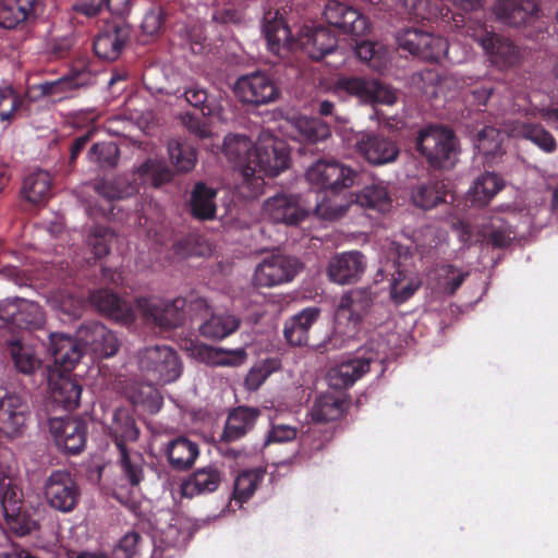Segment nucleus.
<instances>
[{
    "instance_id": "a18cd8bd",
    "label": "nucleus",
    "mask_w": 558,
    "mask_h": 558,
    "mask_svg": "<svg viewBox=\"0 0 558 558\" xmlns=\"http://www.w3.org/2000/svg\"><path fill=\"white\" fill-rule=\"evenodd\" d=\"M457 44H448V41L440 37L434 36L427 33V40H424L421 58L438 61L444 57H448L450 61L460 63L466 59V57H459L456 54Z\"/></svg>"
},
{
    "instance_id": "f704fd0d",
    "label": "nucleus",
    "mask_w": 558,
    "mask_h": 558,
    "mask_svg": "<svg viewBox=\"0 0 558 558\" xmlns=\"http://www.w3.org/2000/svg\"><path fill=\"white\" fill-rule=\"evenodd\" d=\"M504 187V181L494 172H485L476 177L468 191V201L472 206L487 205Z\"/></svg>"
},
{
    "instance_id": "58836bf2",
    "label": "nucleus",
    "mask_w": 558,
    "mask_h": 558,
    "mask_svg": "<svg viewBox=\"0 0 558 558\" xmlns=\"http://www.w3.org/2000/svg\"><path fill=\"white\" fill-rule=\"evenodd\" d=\"M293 132L291 135L298 141L317 143L330 136L328 124L319 119L296 117L289 121Z\"/></svg>"
},
{
    "instance_id": "49530a36",
    "label": "nucleus",
    "mask_w": 558,
    "mask_h": 558,
    "mask_svg": "<svg viewBox=\"0 0 558 558\" xmlns=\"http://www.w3.org/2000/svg\"><path fill=\"white\" fill-rule=\"evenodd\" d=\"M168 155L178 172L191 171L197 161L194 146L181 138H172L169 141Z\"/></svg>"
},
{
    "instance_id": "8fccbe9b",
    "label": "nucleus",
    "mask_w": 558,
    "mask_h": 558,
    "mask_svg": "<svg viewBox=\"0 0 558 558\" xmlns=\"http://www.w3.org/2000/svg\"><path fill=\"white\" fill-rule=\"evenodd\" d=\"M445 197V183L440 180H433L418 185L412 192V201L415 206L422 209H432Z\"/></svg>"
},
{
    "instance_id": "4be33fe9",
    "label": "nucleus",
    "mask_w": 558,
    "mask_h": 558,
    "mask_svg": "<svg viewBox=\"0 0 558 558\" xmlns=\"http://www.w3.org/2000/svg\"><path fill=\"white\" fill-rule=\"evenodd\" d=\"M77 337L83 342L85 352L93 353L97 357H109L116 354L119 348L117 337L100 323L83 325Z\"/></svg>"
},
{
    "instance_id": "cd10ccee",
    "label": "nucleus",
    "mask_w": 558,
    "mask_h": 558,
    "mask_svg": "<svg viewBox=\"0 0 558 558\" xmlns=\"http://www.w3.org/2000/svg\"><path fill=\"white\" fill-rule=\"evenodd\" d=\"M90 302L99 312L109 317L123 323L132 322L137 312L136 307L130 305L126 301L119 299L114 293L108 290H98L90 294Z\"/></svg>"
},
{
    "instance_id": "09e8293b",
    "label": "nucleus",
    "mask_w": 558,
    "mask_h": 558,
    "mask_svg": "<svg viewBox=\"0 0 558 558\" xmlns=\"http://www.w3.org/2000/svg\"><path fill=\"white\" fill-rule=\"evenodd\" d=\"M94 190L104 201L109 203L130 197L136 192L135 185L121 177L98 181L95 183Z\"/></svg>"
},
{
    "instance_id": "2eb2a0df",
    "label": "nucleus",
    "mask_w": 558,
    "mask_h": 558,
    "mask_svg": "<svg viewBox=\"0 0 558 558\" xmlns=\"http://www.w3.org/2000/svg\"><path fill=\"white\" fill-rule=\"evenodd\" d=\"M0 320L19 328H39L45 323L41 307L28 300H4L0 303Z\"/></svg>"
},
{
    "instance_id": "412c9836",
    "label": "nucleus",
    "mask_w": 558,
    "mask_h": 558,
    "mask_svg": "<svg viewBox=\"0 0 558 558\" xmlns=\"http://www.w3.org/2000/svg\"><path fill=\"white\" fill-rule=\"evenodd\" d=\"M354 145L360 155L376 166L393 162L399 155L397 144L378 134L361 132Z\"/></svg>"
},
{
    "instance_id": "6e6d98bb",
    "label": "nucleus",
    "mask_w": 558,
    "mask_h": 558,
    "mask_svg": "<svg viewBox=\"0 0 558 558\" xmlns=\"http://www.w3.org/2000/svg\"><path fill=\"white\" fill-rule=\"evenodd\" d=\"M262 470H247L238 475L234 482L233 500L240 506L248 500L264 477Z\"/></svg>"
},
{
    "instance_id": "a211bd4d",
    "label": "nucleus",
    "mask_w": 558,
    "mask_h": 558,
    "mask_svg": "<svg viewBox=\"0 0 558 558\" xmlns=\"http://www.w3.org/2000/svg\"><path fill=\"white\" fill-rule=\"evenodd\" d=\"M366 269V259L359 251H349L333 255L327 265V276L338 284L357 282Z\"/></svg>"
},
{
    "instance_id": "e433bc0d",
    "label": "nucleus",
    "mask_w": 558,
    "mask_h": 558,
    "mask_svg": "<svg viewBox=\"0 0 558 558\" xmlns=\"http://www.w3.org/2000/svg\"><path fill=\"white\" fill-rule=\"evenodd\" d=\"M36 13V0H2L0 3V27L15 28Z\"/></svg>"
},
{
    "instance_id": "7ed1b4c3",
    "label": "nucleus",
    "mask_w": 558,
    "mask_h": 558,
    "mask_svg": "<svg viewBox=\"0 0 558 558\" xmlns=\"http://www.w3.org/2000/svg\"><path fill=\"white\" fill-rule=\"evenodd\" d=\"M17 463L12 451L0 456V507L11 531L25 535L36 529V522L22 511L21 500L12 485Z\"/></svg>"
},
{
    "instance_id": "e2e57ef3",
    "label": "nucleus",
    "mask_w": 558,
    "mask_h": 558,
    "mask_svg": "<svg viewBox=\"0 0 558 558\" xmlns=\"http://www.w3.org/2000/svg\"><path fill=\"white\" fill-rule=\"evenodd\" d=\"M114 234L107 228L95 226L90 229L86 244L90 248L94 258H101L109 253Z\"/></svg>"
},
{
    "instance_id": "0e129e2a",
    "label": "nucleus",
    "mask_w": 558,
    "mask_h": 558,
    "mask_svg": "<svg viewBox=\"0 0 558 558\" xmlns=\"http://www.w3.org/2000/svg\"><path fill=\"white\" fill-rule=\"evenodd\" d=\"M281 364L278 359H267L254 365L245 377V386L248 390H257L264 381L276 371Z\"/></svg>"
},
{
    "instance_id": "864d4df0",
    "label": "nucleus",
    "mask_w": 558,
    "mask_h": 558,
    "mask_svg": "<svg viewBox=\"0 0 558 558\" xmlns=\"http://www.w3.org/2000/svg\"><path fill=\"white\" fill-rule=\"evenodd\" d=\"M470 36L478 43L487 54L494 58H506L513 50V47L506 40L488 32L486 27L474 28Z\"/></svg>"
},
{
    "instance_id": "4c0bfd02",
    "label": "nucleus",
    "mask_w": 558,
    "mask_h": 558,
    "mask_svg": "<svg viewBox=\"0 0 558 558\" xmlns=\"http://www.w3.org/2000/svg\"><path fill=\"white\" fill-rule=\"evenodd\" d=\"M166 456L172 468L177 470L190 469L199 454L198 445L186 437H178L168 442Z\"/></svg>"
},
{
    "instance_id": "338daca9",
    "label": "nucleus",
    "mask_w": 558,
    "mask_h": 558,
    "mask_svg": "<svg viewBox=\"0 0 558 558\" xmlns=\"http://www.w3.org/2000/svg\"><path fill=\"white\" fill-rule=\"evenodd\" d=\"M129 398L134 404L144 405L149 412H158L161 408V397L151 385H142L138 389L129 391Z\"/></svg>"
},
{
    "instance_id": "c85d7f7f",
    "label": "nucleus",
    "mask_w": 558,
    "mask_h": 558,
    "mask_svg": "<svg viewBox=\"0 0 558 558\" xmlns=\"http://www.w3.org/2000/svg\"><path fill=\"white\" fill-rule=\"evenodd\" d=\"M128 32L119 24H107L94 41L95 53L104 60L113 61L120 56Z\"/></svg>"
},
{
    "instance_id": "79ce46f5",
    "label": "nucleus",
    "mask_w": 558,
    "mask_h": 558,
    "mask_svg": "<svg viewBox=\"0 0 558 558\" xmlns=\"http://www.w3.org/2000/svg\"><path fill=\"white\" fill-rule=\"evenodd\" d=\"M191 537L189 522L179 515H172L166 526H160L155 534V542L166 547H182Z\"/></svg>"
},
{
    "instance_id": "b1692460",
    "label": "nucleus",
    "mask_w": 558,
    "mask_h": 558,
    "mask_svg": "<svg viewBox=\"0 0 558 558\" xmlns=\"http://www.w3.org/2000/svg\"><path fill=\"white\" fill-rule=\"evenodd\" d=\"M296 44L298 49L303 50L311 59L319 60L336 49L337 39L327 27L304 26L299 33Z\"/></svg>"
},
{
    "instance_id": "dca6fc26",
    "label": "nucleus",
    "mask_w": 558,
    "mask_h": 558,
    "mask_svg": "<svg viewBox=\"0 0 558 558\" xmlns=\"http://www.w3.org/2000/svg\"><path fill=\"white\" fill-rule=\"evenodd\" d=\"M234 92L243 102L253 105L268 104L279 97V90L274 82L259 72L240 77Z\"/></svg>"
},
{
    "instance_id": "423d86ee",
    "label": "nucleus",
    "mask_w": 558,
    "mask_h": 558,
    "mask_svg": "<svg viewBox=\"0 0 558 558\" xmlns=\"http://www.w3.org/2000/svg\"><path fill=\"white\" fill-rule=\"evenodd\" d=\"M386 356V344L372 340L361 348L354 357L347 359L331 367L327 373V380L335 389H344L352 386L368 369L371 363L381 362Z\"/></svg>"
},
{
    "instance_id": "393cba45",
    "label": "nucleus",
    "mask_w": 558,
    "mask_h": 558,
    "mask_svg": "<svg viewBox=\"0 0 558 558\" xmlns=\"http://www.w3.org/2000/svg\"><path fill=\"white\" fill-rule=\"evenodd\" d=\"M48 384L54 403L69 410L78 405L82 387L71 377L70 373L48 369Z\"/></svg>"
},
{
    "instance_id": "f3484780",
    "label": "nucleus",
    "mask_w": 558,
    "mask_h": 558,
    "mask_svg": "<svg viewBox=\"0 0 558 558\" xmlns=\"http://www.w3.org/2000/svg\"><path fill=\"white\" fill-rule=\"evenodd\" d=\"M324 15L330 25L356 37L367 35L371 31L369 22L363 14L337 0L326 3Z\"/></svg>"
},
{
    "instance_id": "6e6552de",
    "label": "nucleus",
    "mask_w": 558,
    "mask_h": 558,
    "mask_svg": "<svg viewBox=\"0 0 558 558\" xmlns=\"http://www.w3.org/2000/svg\"><path fill=\"white\" fill-rule=\"evenodd\" d=\"M138 367L146 378L156 385L173 383L182 374V363L178 353L167 345H154L140 351Z\"/></svg>"
},
{
    "instance_id": "20e7f679",
    "label": "nucleus",
    "mask_w": 558,
    "mask_h": 558,
    "mask_svg": "<svg viewBox=\"0 0 558 558\" xmlns=\"http://www.w3.org/2000/svg\"><path fill=\"white\" fill-rule=\"evenodd\" d=\"M108 428L119 450V461L124 475L132 485L140 484L143 480V458L126 446V442H134L140 434L133 417L128 410L117 409Z\"/></svg>"
},
{
    "instance_id": "6ab92c4d",
    "label": "nucleus",
    "mask_w": 558,
    "mask_h": 558,
    "mask_svg": "<svg viewBox=\"0 0 558 558\" xmlns=\"http://www.w3.org/2000/svg\"><path fill=\"white\" fill-rule=\"evenodd\" d=\"M29 415L27 402L17 395H7L0 399V433L5 437L21 436Z\"/></svg>"
},
{
    "instance_id": "052dcab7",
    "label": "nucleus",
    "mask_w": 558,
    "mask_h": 558,
    "mask_svg": "<svg viewBox=\"0 0 558 558\" xmlns=\"http://www.w3.org/2000/svg\"><path fill=\"white\" fill-rule=\"evenodd\" d=\"M354 203L350 199V194L345 198H341L338 195H333L329 198H323L317 202L314 210L317 216L326 220L339 219L345 215L349 207Z\"/></svg>"
},
{
    "instance_id": "5701e85b",
    "label": "nucleus",
    "mask_w": 558,
    "mask_h": 558,
    "mask_svg": "<svg viewBox=\"0 0 558 558\" xmlns=\"http://www.w3.org/2000/svg\"><path fill=\"white\" fill-rule=\"evenodd\" d=\"M49 350L53 359V366H49L48 369H60L66 373L74 368L85 352L78 337L73 339L63 333L50 335Z\"/></svg>"
},
{
    "instance_id": "f03ea898",
    "label": "nucleus",
    "mask_w": 558,
    "mask_h": 558,
    "mask_svg": "<svg viewBox=\"0 0 558 558\" xmlns=\"http://www.w3.org/2000/svg\"><path fill=\"white\" fill-rule=\"evenodd\" d=\"M527 223L523 210H517L510 205L498 207L478 228L477 235L473 236L469 226L460 225L457 229L460 241L472 243L488 241L494 246H506L517 238V229L520 223Z\"/></svg>"
},
{
    "instance_id": "f8f14e48",
    "label": "nucleus",
    "mask_w": 558,
    "mask_h": 558,
    "mask_svg": "<svg viewBox=\"0 0 558 558\" xmlns=\"http://www.w3.org/2000/svg\"><path fill=\"white\" fill-rule=\"evenodd\" d=\"M311 211V207L303 204L302 198L294 194H277L265 201L263 205L264 218L283 225H298Z\"/></svg>"
},
{
    "instance_id": "7c9ffc66",
    "label": "nucleus",
    "mask_w": 558,
    "mask_h": 558,
    "mask_svg": "<svg viewBox=\"0 0 558 558\" xmlns=\"http://www.w3.org/2000/svg\"><path fill=\"white\" fill-rule=\"evenodd\" d=\"M221 482L220 472L213 466L195 471L181 484L183 497L193 498L199 494H207L216 490Z\"/></svg>"
},
{
    "instance_id": "2f4dec72",
    "label": "nucleus",
    "mask_w": 558,
    "mask_h": 558,
    "mask_svg": "<svg viewBox=\"0 0 558 558\" xmlns=\"http://www.w3.org/2000/svg\"><path fill=\"white\" fill-rule=\"evenodd\" d=\"M509 136L522 137L531 141L545 153H553L557 148L554 136L539 124H529L524 122H510L506 130Z\"/></svg>"
},
{
    "instance_id": "1a4fd4ad",
    "label": "nucleus",
    "mask_w": 558,
    "mask_h": 558,
    "mask_svg": "<svg viewBox=\"0 0 558 558\" xmlns=\"http://www.w3.org/2000/svg\"><path fill=\"white\" fill-rule=\"evenodd\" d=\"M357 172L333 159H318L305 171L307 183L319 190L339 192L354 184Z\"/></svg>"
},
{
    "instance_id": "4d7b16f0",
    "label": "nucleus",
    "mask_w": 558,
    "mask_h": 558,
    "mask_svg": "<svg viewBox=\"0 0 558 558\" xmlns=\"http://www.w3.org/2000/svg\"><path fill=\"white\" fill-rule=\"evenodd\" d=\"M24 105V97L10 83L0 85V120L10 123Z\"/></svg>"
},
{
    "instance_id": "a19ab883",
    "label": "nucleus",
    "mask_w": 558,
    "mask_h": 558,
    "mask_svg": "<svg viewBox=\"0 0 558 558\" xmlns=\"http://www.w3.org/2000/svg\"><path fill=\"white\" fill-rule=\"evenodd\" d=\"M258 410L254 408L239 407L228 416L223 437L228 441H233L244 436L253 428L258 416Z\"/></svg>"
},
{
    "instance_id": "9d476101",
    "label": "nucleus",
    "mask_w": 558,
    "mask_h": 558,
    "mask_svg": "<svg viewBox=\"0 0 558 558\" xmlns=\"http://www.w3.org/2000/svg\"><path fill=\"white\" fill-rule=\"evenodd\" d=\"M80 488L68 471H53L45 481L44 498L52 509L68 513L80 500Z\"/></svg>"
},
{
    "instance_id": "0eeeda50",
    "label": "nucleus",
    "mask_w": 558,
    "mask_h": 558,
    "mask_svg": "<svg viewBox=\"0 0 558 558\" xmlns=\"http://www.w3.org/2000/svg\"><path fill=\"white\" fill-rule=\"evenodd\" d=\"M416 148L435 168L451 167L458 155V141L453 132L445 126L428 125L420 131Z\"/></svg>"
},
{
    "instance_id": "4468645a",
    "label": "nucleus",
    "mask_w": 558,
    "mask_h": 558,
    "mask_svg": "<svg viewBox=\"0 0 558 558\" xmlns=\"http://www.w3.org/2000/svg\"><path fill=\"white\" fill-rule=\"evenodd\" d=\"M375 295L369 288H356L345 292L339 301L336 320L355 329L369 312Z\"/></svg>"
},
{
    "instance_id": "ddd939ff",
    "label": "nucleus",
    "mask_w": 558,
    "mask_h": 558,
    "mask_svg": "<svg viewBox=\"0 0 558 558\" xmlns=\"http://www.w3.org/2000/svg\"><path fill=\"white\" fill-rule=\"evenodd\" d=\"M95 82L96 75L90 68L80 63L63 77L39 84L38 89L43 96L62 100L71 97L76 89L93 85Z\"/></svg>"
},
{
    "instance_id": "39448f33",
    "label": "nucleus",
    "mask_w": 558,
    "mask_h": 558,
    "mask_svg": "<svg viewBox=\"0 0 558 558\" xmlns=\"http://www.w3.org/2000/svg\"><path fill=\"white\" fill-rule=\"evenodd\" d=\"M388 260L392 259V264L385 266V271L390 275V298L401 304L409 300L421 286L418 272L409 263L410 250L395 242H390L388 246ZM384 268L379 269L383 275Z\"/></svg>"
},
{
    "instance_id": "5fc2aeb1",
    "label": "nucleus",
    "mask_w": 558,
    "mask_h": 558,
    "mask_svg": "<svg viewBox=\"0 0 558 558\" xmlns=\"http://www.w3.org/2000/svg\"><path fill=\"white\" fill-rule=\"evenodd\" d=\"M355 53L360 60L367 62L377 71L384 69L388 62V51L379 43L362 40L356 44Z\"/></svg>"
},
{
    "instance_id": "a878e982",
    "label": "nucleus",
    "mask_w": 558,
    "mask_h": 558,
    "mask_svg": "<svg viewBox=\"0 0 558 558\" xmlns=\"http://www.w3.org/2000/svg\"><path fill=\"white\" fill-rule=\"evenodd\" d=\"M537 12V0H498L494 7L496 17L512 26L530 24Z\"/></svg>"
},
{
    "instance_id": "bf43d9fd",
    "label": "nucleus",
    "mask_w": 558,
    "mask_h": 558,
    "mask_svg": "<svg viewBox=\"0 0 558 558\" xmlns=\"http://www.w3.org/2000/svg\"><path fill=\"white\" fill-rule=\"evenodd\" d=\"M502 134L493 126L482 129L475 140V147L487 160L490 161L501 151Z\"/></svg>"
},
{
    "instance_id": "c03bdc74",
    "label": "nucleus",
    "mask_w": 558,
    "mask_h": 558,
    "mask_svg": "<svg viewBox=\"0 0 558 558\" xmlns=\"http://www.w3.org/2000/svg\"><path fill=\"white\" fill-rule=\"evenodd\" d=\"M240 320L229 313L211 314L201 326L202 336L209 339H223L234 332Z\"/></svg>"
},
{
    "instance_id": "603ef678",
    "label": "nucleus",
    "mask_w": 558,
    "mask_h": 558,
    "mask_svg": "<svg viewBox=\"0 0 558 558\" xmlns=\"http://www.w3.org/2000/svg\"><path fill=\"white\" fill-rule=\"evenodd\" d=\"M51 179L49 173L38 170L25 178L22 193L28 202L36 204L49 195Z\"/></svg>"
},
{
    "instance_id": "ea45409f",
    "label": "nucleus",
    "mask_w": 558,
    "mask_h": 558,
    "mask_svg": "<svg viewBox=\"0 0 558 558\" xmlns=\"http://www.w3.org/2000/svg\"><path fill=\"white\" fill-rule=\"evenodd\" d=\"M7 350L19 373L31 375L41 365V360L37 355L35 348L20 339L11 340Z\"/></svg>"
},
{
    "instance_id": "bb28decb",
    "label": "nucleus",
    "mask_w": 558,
    "mask_h": 558,
    "mask_svg": "<svg viewBox=\"0 0 558 558\" xmlns=\"http://www.w3.org/2000/svg\"><path fill=\"white\" fill-rule=\"evenodd\" d=\"M190 352L193 357L213 366H239L245 362L247 356L244 348L226 350L204 343H192Z\"/></svg>"
},
{
    "instance_id": "473e14b6",
    "label": "nucleus",
    "mask_w": 558,
    "mask_h": 558,
    "mask_svg": "<svg viewBox=\"0 0 558 558\" xmlns=\"http://www.w3.org/2000/svg\"><path fill=\"white\" fill-rule=\"evenodd\" d=\"M177 303H179V300H175V303L162 304L153 300L138 299L136 307L141 310L146 318H151L160 327L171 328L181 320Z\"/></svg>"
},
{
    "instance_id": "f257e3e1",
    "label": "nucleus",
    "mask_w": 558,
    "mask_h": 558,
    "mask_svg": "<svg viewBox=\"0 0 558 558\" xmlns=\"http://www.w3.org/2000/svg\"><path fill=\"white\" fill-rule=\"evenodd\" d=\"M223 154L243 177V187L254 197L262 193L263 177H277L290 165V150L284 141L263 131L255 142L239 134H229L223 141Z\"/></svg>"
},
{
    "instance_id": "3c124183",
    "label": "nucleus",
    "mask_w": 558,
    "mask_h": 558,
    "mask_svg": "<svg viewBox=\"0 0 558 558\" xmlns=\"http://www.w3.org/2000/svg\"><path fill=\"white\" fill-rule=\"evenodd\" d=\"M343 412V402L333 395H320L314 402L310 416L316 423L337 420Z\"/></svg>"
},
{
    "instance_id": "72a5a7b5",
    "label": "nucleus",
    "mask_w": 558,
    "mask_h": 558,
    "mask_svg": "<svg viewBox=\"0 0 558 558\" xmlns=\"http://www.w3.org/2000/svg\"><path fill=\"white\" fill-rule=\"evenodd\" d=\"M319 310L317 307H307L294 315L284 325V337L292 345H303L307 343L308 330L317 320Z\"/></svg>"
},
{
    "instance_id": "69168bd1",
    "label": "nucleus",
    "mask_w": 558,
    "mask_h": 558,
    "mask_svg": "<svg viewBox=\"0 0 558 558\" xmlns=\"http://www.w3.org/2000/svg\"><path fill=\"white\" fill-rule=\"evenodd\" d=\"M88 159L101 168L114 167L119 160V148L113 142L95 144L88 153Z\"/></svg>"
},
{
    "instance_id": "c9c22d12",
    "label": "nucleus",
    "mask_w": 558,
    "mask_h": 558,
    "mask_svg": "<svg viewBox=\"0 0 558 558\" xmlns=\"http://www.w3.org/2000/svg\"><path fill=\"white\" fill-rule=\"evenodd\" d=\"M350 199L361 207L380 213L389 211L392 206L391 196L384 182L367 185L357 194L350 193Z\"/></svg>"
},
{
    "instance_id": "c756f323",
    "label": "nucleus",
    "mask_w": 558,
    "mask_h": 558,
    "mask_svg": "<svg viewBox=\"0 0 558 558\" xmlns=\"http://www.w3.org/2000/svg\"><path fill=\"white\" fill-rule=\"evenodd\" d=\"M264 34L268 49L277 56H283L290 50L298 49L296 40L290 39V29L281 16L275 15L267 19Z\"/></svg>"
},
{
    "instance_id": "aec40b11",
    "label": "nucleus",
    "mask_w": 558,
    "mask_h": 558,
    "mask_svg": "<svg viewBox=\"0 0 558 558\" xmlns=\"http://www.w3.org/2000/svg\"><path fill=\"white\" fill-rule=\"evenodd\" d=\"M49 429L59 449L66 453H77L85 446V424L72 417H53Z\"/></svg>"
},
{
    "instance_id": "9b49d317",
    "label": "nucleus",
    "mask_w": 558,
    "mask_h": 558,
    "mask_svg": "<svg viewBox=\"0 0 558 558\" xmlns=\"http://www.w3.org/2000/svg\"><path fill=\"white\" fill-rule=\"evenodd\" d=\"M300 267V262L294 257L280 253L267 255L255 266L253 283L267 288L287 283L294 278Z\"/></svg>"
},
{
    "instance_id": "680f3d73",
    "label": "nucleus",
    "mask_w": 558,
    "mask_h": 558,
    "mask_svg": "<svg viewBox=\"0 0 558 558\" xmlns=\"http://www.w3.org/2000/svg\"><path fill=\"white\" fill-rule=\"evenodd\" d=\"M401 7L404 13L414 19H436L447 16L449 9L438 8L437 4L432 5L429 0H401Z\"/></svg>"
},
{
    "instance_id": "774afa93",
    "label": "nucleus",
    "mask_w": 558,
    "mask_h": 558,
    "mask_svg": "<svg viewBox=\"0 0 558 558\" xmlns=\"http://www.w3.org/2000/svg\"><path fill=\"white\" fill-rule=\"evenodd\" d=\"M48 301L53 310L68 315L70 318L78 317L84 305L82 299L61 292L52 295Z\"/></svg>"
},
{
    "instance_id": "de8ad7c7",
    "label": "nucleus",
    "mask_w": 558,
    "mask_h": 558,
    "mask_svg": "<svg viewBox=\"0 0 558 558\" xmlns=\"http://www.w3.org/2000/svg\"><path fill=\"white\" fill-rule=\"evenodd\" d=\"M216 190L196 184L191 197V210L197 219H213L216 214Z\"/></svg>"
},
{
    "instance_id": "13d9d810",
    "label": "nucleus",
    "mask_w": 558,
    "mask_h": 558,
    "mask_svg": "<svg viewBox=\"0 0 558 558\" xmlns=\"http://www.w3.org/2000/svg\"><path fill=\"white\" fill-rule=\"evenodd\" d=\"M137 174L143 182L160 186L172 179V171L161 160L148 159L137 168Z\"/></svg>"
},
{
    "instance_id": "37998d69",
    "label": "nucleus",
    "mask_w": 558,
    "mask_h": 558,
    "mask_svg": "<svg viewBox=\"0 0 558 558\" xmlns=\"http://www.w3.org/2000/svg\"><path fill=\"white\" fill-rule=\"evenodd\" d=\"M374 87L375 80L342 76L335 82L332 92L339 97L353 96L361 102L368 104Z\"/></svg>"
}]
</instances>
